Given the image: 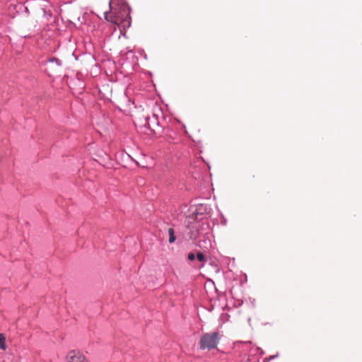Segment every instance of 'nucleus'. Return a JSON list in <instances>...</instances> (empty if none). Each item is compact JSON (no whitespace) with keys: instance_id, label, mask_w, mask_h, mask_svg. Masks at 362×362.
I'll list each match as a JSON object with an SVG mask.
<instances>
[{"instance_id":"1","label":"nucleus","mask_w":362,"mask_h":362,"mask_svg":"<svg viewBox=\"0 0 362 362\" xmlns=\"http://www.w3.org/2000/svg\"><path fill=\"white\" fill-rule=\"evenodd\" d=\"M110 11L105 13L106 21L117 25L129 23V8L124 0H110Z\"/></svg>"},{"instance_id":"2","label":"nucleus","mask_w":362,"mask_h":362,"mask_svg":"<svg viewBox=\"0 0 362 362\" xmlns=\"http://www.w3.org/2000/svg\"><path fill=\"white\" fill-rule=\"evenodd\" d=\"M221 339L218 332H206L201 336L199 341L200 349L211 350L217 347Z\"/></svg>"},{"instance_id":"3","label":"nucleus","mask_w":362,"mask_h":362,"mask_svg":"<svg viewBox=\"0 0 362 362\" xmlns=\"http://www.w3.org/2000/svg\"><path fill=\"white\" fill-rule=\"evenodd\" d=\"M66 358L68 362H89L83 353L76 350L70 351Z\"/></svg>"},{"instance_id":"4","label":"nucleus","mask_w":362,"mask_h":362,"mask_svg":"<svg viewBox=\"0 0 362 362\" xmlns=\"http://www.w3.org/2000/svg\"><path fill=\"white\" fill-rule=\"evenodd\" d=\"M168 234H169V243H173L176 240V236L175 235L174 229L170 228L168 229Z\"/></svg>"},{"instance_id":"5","label":"nucleus","mask_w":362,"mask_h":362,"mask_svg":"<svg viewBox=\"0 0 362 362\" xmlns=\"http://www.w3.org/2000/svg\"><path fill=\"white\" fill-rule=\"evenodd\" d=\"M5 337L4 334H0V348L3 350L6 349V344H5Z\"/></svg>"},{"instance_id":"6","label":"nucleus","mask_w":362,"mask_h":362,"mask_svg":"<svg viewBox=\"0 0 362 362\" xmlns=\"http://www.w3.org/2000/svg\"><path fill=\"white\" fill-rule=\"evenodd\" d=\"M197 258L199 262H205V257L202 252H198L197 254Z\"/></svg>"},{"instance_id":"7","label":"nucleus","mask_w":362,"mask_h":362,"mask_svg":"<svg viewBox=\"0 0 362 362\" xmlns=\"http://www.w3.org/2000/svg\"><path fill=\"white\" fill-rule=\"evenodd\" d=\"M188 259H189L190 261H193V260H194V259H195V255H194V253H192V252L189 253V254H188Z\"/></svg>"},{"instance_id":"8","label":"nucleus","mask_w":362,"mask_h":362,"mask_svg":"<svg viewBox=\"0 0 362 362\" xmlns=\"http://www.w3.org/2000/svg\"><path fill=\"white\" fill-rule=\"evenodd\" d=\"M148 119H149V117L147 115L146 117V122L144 124L145 126H147L148 128H150V124H149V122H148Z\"/></svg>"}]
</instances>
